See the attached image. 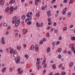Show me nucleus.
<instances>
[{
  "label": "nucleus",
  "mask_w": 75,
  "mask_h": 75,
  "mask_svg": "<svg viewBox=\"0 0 75 75\" xmlns=\"http://www.w3.org/2000/svg\"><path fill=\"white\" fill-rule=\"evenodd\" d=\"M31 15L33 16V12H30V13H29L26 15L27 17L28 18V21H31L32 19V17Z\"/></svg>",
  "instance_id": "1"
},
{
  "label": "nucleus",
  "mask_w": 75,
  "mask_h": 75,
  "mask_svg": "<svg viewBox=\"0 0 75 75\" xmlns=\"http://www.w3.org/2000/svg\"><path fill=\"white\" fill-rule=\"evenodd\" d=\"M17 8V6H16L14 8L13 6L11 7L10 8V14H12L13 12V10H16Z\"/></svg>",
  "instance_id": "2"
},
{
  "label": "nucleus",
  "mask_w": 75,
  "mask_h": 75,
  "mask_svg": "<svg viewBox=\"0 0 75 75\" xmlns=\"http://www.w3.org/2000/svg\"><path fill=\"white\" fill-rule=\"evenodd\" d=\"M21 70V68H19L17 69L18 73L19 74H22L23 72V71L22 70Z\"/></svg>",
  "instance_id": "3"
},
{
  "label": "nucleus",
  "mask_w": 75,
  "mask_h": 75,
  "mask_svg": "<svg viewBox=\"0 0 75 75\" xmlns=\"http://www.w3.org/2000/svg\"><path fill=\"white\" fill-rule=\"evenodd\" d=\"M13 57L14 58H17L18 55V53H17V52L15 53V52H14V51L13 52Z\"/></svg>",
  "instance_id": "4"
},
{
  "label": "nucleus",
  "mask_w": 75,
  "mask_h": 75,
  "mask_svg": "<svg viewBox=\"0 0 75 75\" xmlns=\"http://www.w3.org/2000/svg\"><path fill=\"white\" fill-rule=\"evenodd\" d=\"M15 23H20V21L18 18H16L15 20Z\"/></svg>",
  "instance_id": "5"
},
{
  "label": "nucleus",
  "mask_w": 75,
  "mask_h": 75,
  "mask_svg": "<svg viewBox=\"0 0 75 75\" xmlns=\"http://www.w3.org/2000/svg\"><path fill=\"white\" fill-rule=\"evenodd\" d=\"M69 47L71 48L72 51H75V47L74 46H73L72 47H71V44H70L69 45Z\"/></svg>",
  "instance_id": "6"
},
{
  "label": "nucleus",
  "mask_w": 75,
  "mask_h": 75,
  "mask_svg": "<svg viewBox=\"0 0 75 75\" xmlns=\"http://www.w3.org/2000/svg\"><path fill=\"white\" fill-rule=\"evenodd\" d=\"M47 16L48 17H50L51 16V11H49L47 12Z\"/></svg>",
  "instance_id": "7"
},
{
  "label": "nucleus",
  "mask_w": 75,
  "mask_h": 75,
  "mask_svg": "<svg viewBox=\"0 0 75 75\" xmlns=\"http://www.w3.org/2000/svg\"><path fill=\"white\" fill-rule=\"evenodd\" d=\"M50 51V48L49 47H47V52L48 53H49Z\"/></svg>",
  "instance_id": "8"
},
{
  "label": "nucleus",
  "mask_w": 75,
  "mask_h": 75,
  "mask_svg": "<svg viewBox=\"0 0 75 75\" xmlns=\"http://www.w3.org/2000/svg\"><path fill=\"white\" fill-rule=\"evenodd\" d=\"M6 67H4L2 69V72H4V71H6Z\"/></svg>",
  "instance_id": "9"
},
{
  "label": "nucleus",
  "mask_w": 75,
  "mask_h": 75,
  "mask_svg": "<svg viewBox=\"0 0 75 75\" xmlns=\"http://www.w3.org/2000/svg\"><path fill=\"white\" fill-rule=\"evenodd\" d=\"M21 46L20 45L18 46L17 47V49L18 50V51H19L20 49H21Z\"/></svg>",
  "instance_id": "10"
},
{
  "label": "nucleus",
  "mask_w": 75,
  "mask_h": 75,
  "mask_svg": "<svg viewBox=\"0 0 75 75\" xmlns=\"http://www.w3.org/2000/svg\"><path fill=\"white\" fill-rule=\"evenodd\" d=\"M71 40H73V41H75V37L73 36L71 37Z\"/></svg>",
  "instance_id": "11"
},
{
  "label": "nucleus",
  "mask_w": 75,
  "mask_h": 75,
  "mask_svg": "<svg viewBox=\"0 0 75 75\" xmlns=\"http://www.w3.org/2000/svg\"><path fill=\"white\" fill-rule=\"evenodd\" d=\"M35 5H37L38 4V0H35Z\"/></svg>",
  "instance_id": "12"
},
{
  "label": "nucleus",
  "mask_w": 75,
  "mask_h": 75,
  "mask_svg": "<svg viewBox=\"0 0 75 75\" xmlns=\"http://www.w3.org/2000/svg\"><path fill=\"white\" fill-rule=\"evenodd\" d=\"M45 62H46V60L45 59L42 62V65H44L45 64Z\"/></svg>",
  "instance_id": "13"
},
{
  "label": "nucleus",
  "mask_w": 75,
  "mask_h": 75,
  "mask_svg": "<svg viewBox=\"0 0 75 75\" xmlns=\"http://www.w3.org/2000/svg\"><path fill=\"white\" fill-rule=\"evenodd\" d=\"M34 49V46L32 45L31 47V50H33Z\"/></svg>",
  "instance_id": "14"
},
{
  "label": "nucleus",
  "mask_w": 75,
  "mask_h": 75,
  "mask_svg": "<svg viewBox=\"0 0 75 75\" xmlns=\"http://www.w3.org/2000/svg\"><path fill=\"white\" fill-rule=\"evenodd\" d=\"M25 18V15H24L22 17V20H24Z\"/></svg>",
  "instance_id": "15"
},
{
  "label": "nucleus",
  "mask_w": 75,
  "mask_h": 75,
  "mask_svg": "<svg viewBox=\"0 0 75 75\" xmlns=\"http://www.w3.org/2000/svg\"><path fill=\"white\" fill-rule=\"evenodd\" d=\"M9 10V7H7L6 9L5 12H6V13H7V12H8V11Z\"/></svg>",
  "instance_id": "16"
},
{
  "label": "nucleus",
  "mask_w": 75,
  "mask_h": 75,
  "mask_svg": "<svg viewBox=\"0 0 75 75\" xmlns=\"http://www.w3.org/2000/svg\"><path fill=\"white\" fill-rule=\"evenodd\" d=\"M52 67L53 68V69H55L56 68V67H55V64H53L52 65Z\"/></svg>",
  "instance_id": "17"
},
{
  "label": "nucleus",
  "mask_w": 75,
  "mask_h": 75,
  "mask_svg": "<svg viewBox=\"0 0 75 75\" xmlns=\"http://www.w3.org/2000/svg\"><path fill=\"white\" fill-rule=\"evenodd\" d=\"M73 65V63L72 62H71L69 64V67H71Z\"/></svg>",
  "instance_id": "18"
},
{
  "label": "nucleus",
  "mask_w": 75,
  "mask_h": 75,
  "mask_svg": "<svg viewBox=\"0 0 75 75\" xmlns=\"http://www.w3.org/2000/svg\"><path fill=\"white\" fill-rule=\"evenodd\" d=\"M13 49H11L10 50V53L12 54V53L13 52Z\"/></svg>",
  "instance_id": "19"
},
{
  "label": "nucleus",
  "mask_w": 75,
  "mask_h": 75,
  "mask_svg": "<svg viewBox=\"0 0 75 75\" xmlns=\"http://www.w3.org/2000/svg\"><path fill=\"white\" fill-rule=\"evenodd\" d=\"M20 23H16V24H15V25L16 26V27H18V24H20Z\"/></svg>",
  "instance_id": "20"
},
{
  "label": "nucleus",
  "mask_w": 75,
  "mask_h": 75,
  "mask_svg": "<svg viewBox=\"0 0 75 75\" xmlns=\"http://www.w3.org/2000/svg\"><path fill=\"white\" fill-rule=\"evenodd\" d=\"M4 27H7V24L6 23H4L3 24Z\"/></svg>",
  "instance_id": "21"
},
{
  "label": "nucleus",
  "mask_w": 75,
  "mask_h": 75,
  "mask_svg": "<svg viewBox=\"0 0 75 75\" xmlns=\"http://www.w3.org/2000/svg\"><path fill=\"white\" fill-rule=\"evenodd\" d=\"M36 24L37 27H40V23L38 22H37Z\"/></svg>",
  "instance_id": "22"
},
{
  "label": "nucleus",
  "mask_w": 75,
  "mask_h": 75,
  "mask_svg": "<svg viewBox=\"0 0 75 75\" xmlns=\"http://www.w3.org/2000/svg\"><path fill=\"white\" fill-rule=\"evenodd\" d=\"M62 51V49L61 48H59V49L58 51V52H61V51Z\"/></svg>",
  "instance_id": "23"
},
{
  "label": "nucleus",
  "mask_w": 75,
  "mask_h": 75,
  "mask_svg": "<svg viewBox=\"0 0 75 75\" xmlns=\"http://www.w3.org/2000/svg\"><path fill=\"white\" fill-rule=\"evenodd\" d=\"M63 30H65V31H66V30H67V27H65L63 28Z\"/></svg>",
  "instance_id": "24"
},
{
  "label": "nucleus",
  "mask_w": 75,
  "mask_h": 75,
  "mask_svg": "<svg viewBox=\"0 0 75 75\" xmlns=\"http://www.w3.org/2000/svg\"><path fill=\"white\" fill-rule=\"evenodd\" d=\"M9 71L10 72H12L13 71V69H12L11 68H9Z\"/></svg>",
  "instance_id": "25"
},
{
  "label": "nucleus",
  "mask_w": 75,
  "mask_h": 75,
  "mask_svg": "<svg viewBox=\"0 0 75 75\" xmlns=\"http://www.w3.org/2000/svg\"><path fill=\"white\" fill-rule=\"evenodd\" d=\"M67 8H65L64 9L63 11L66 12V11H67Z\"/></svg>",
  "instance_id": "26"
},
{
  "label": "nucleus",
  "mask_w": 75,
  "mask_h": 75,
  "mask_svg": "<svg viewBox=\"0 0 75 75\" xmlns=\"http://www.w3.org/2000/svg\"><path fill=\"white\" fill-rule=\"evenodd\" d=\"M43 42H44V41H43V40H41L40 41V44H42V43H43Z\"/></svg>",
  "instance_id": "27"
},
{
  "label": "nucleus",
  "mask_w": 75,
  "mask_h": 75,
  "mask_svg": "<svg viewBox=\"0 0 75 75\" xmlns=\"http://www.w3.org/2000/svg\"><path fill=\"white\" fill-rule=\"evenodd\" d=\"M65 13H66V12H65V11H63L62 12V14L63 15H64V14H65Z\"/></svg>",
  "instance_id": "28"
},
{
  "label": "nucleus",
  "mask_w": 75,
  "mask_h": 75,
  "mask_svg": "<svg viewBox=\"0 0 75 75\" xmlns=\"http://www.w3.org/2000/svg\"><path fill=\"white\" fill-rule=\"evenodd\" d=\"M37 17H39L40 16V13L38 12L36 14Z\"/></svg>",
  "instance_id": "29"
},
{
  "label": "nucleus",
  "mask_w": 75,
  "mask_h": 75,
  "mask_svg": "<svg viewBox=\"0 0 75 75\" xmlns=\"http://www.w3.org/2000/svg\"><path fill=\"white\" fill-rule=\"evenodd\" d=\"M46 35L47 36V37H50V33H47Z\"/></svg>",
  "instance_id": "30"
},
{
  "label": "nucleus",
  "mask_w": 75,
  "mask_h": 75,
  "mask_svg": "<svg viewBox=\"0 0 75 75\" xmlns=\"http://www.w3.org/2000/svg\"><path fill=\"white\" fill-rule=\"evenodd\" d=\"M20 61V59H18L17 60L16 62V64H18V62H19V61Z\"/></svg>",
  "instance_id": "31"
},
{
  "label": "nucleus",
  "mask_w": 75,
  "mask_h": 75,
  "mask_svg": "<svg viewBox=\"0 0 75 75\" xmlns=\"http://www.w3.org/2000/svg\"><path fill=\"white\" fill-rule=\"evenodd\" d=\"M28 25H31V21H29L28 22Z\"/></svg>",
  "instance_id": "32"
},
{
  "label": "nucleus",
  "mask_w": 75,
  "mask_h": 75,
  "mask_svg": "<svg viewBox=\"0 0 75 75\" xmlns=\"http://www.w3.org/2000/svg\"><path fill=\"white\" fill-rule=\"evenodd\" d=\"M42 67L41 66H39L37 67V69H41V68Z\"/></svg>",
  "instance_id": "33"
},
{
  "label": "nucleus",
  "mask_w": 75,
  "mask_h": 75,
  "mask_svg": "<svg viewBox=\"0 0 75 75\" xmlns=\"http://www.w3.org/2000/svg\"><path fill=\"white\" fill-rule=\"evenodd\" d=\"M1 43L2 44H4V45L5 44L4 40L1 41Z\"/></svg>",
  "instance_id": "34"
},
{
  "label": "nucleus",
  "mask_w": 75,
  "mask_h": 75,
  "mask_svg": "<svg viewBox=\"0 0 75 75\" xmlns=\"http://www.w3.org/2000/svg\"><path fill=\"white\" fill-rule=\"evenodd\" d=\"M62 64H60L59 66V68H61L62 67Z\"/></svg>",
  "instance_id": "35"
},
{
  "label": "nucleus",
  "mask_w": 75,
  "mask_h": 75,
  "mask_svg": "<svg viewBox=\"0 0 75 75\" xmlns=\"http://www.w3.org/2000/svg\"><path fill=\"white\" fill-rule=\"evenodd\" d=\"M45 7L44 6H42V10H45Z\"/></svg>",
  "instance_id": "36"
},
{
  "label": "nucleus",
  "mask_w": 75,
  "mask_h": 75,
  "mask_svg": "<svg viewBox=\"0 0 75 75\" xmlns=\"http://www.w3.org/2000/svg\"><path fill=\"white\" fill-rule=\"evenodd\" d=\"M59 40H61L62 39V36H60L59 38Z\"/></svg>",
  "instance_id": "37"
},
{
  "label": "nucleus",
  "mask_w": 75,
  "mask_h": 75,
  "mask_svg": "<svg viewBox=\"0 0 75 75\" xmlns=\"http://www.w3.org/2000/svg\"><path fill=\"white\" fill-rule=\"evenodd\" d=\"M62 75H65V72L63 71L62 73Z\"/></svg>",
  "instance_id": "38"
},
{
  "label": "nucleus",
  "mask_w": 75,
  "mask_h": 75,
  "mask_svg": "<svg viewBox=\"0 0 75 75\" xmlns=\"http://www.w3.org/2000/svg\"><path fill=\"white\" fill-rule=\"evenodd\" d=\"M58 58L59 59H60V58H61V54L59 55L58 56Z\"/></svg>",
  "instance_id": "39"
},
{
  "label": "nucleus",
  "mask_w": 75,
  "mask_h": 75,
  "mask_svg": "<svg viewBox=\"0 0 75 75\" xmlns=\"http://www.w3.org/2000/svg\"><path fill=\"white\" fill-rule=\"evenodd\" d=\"M67 53L69 55H71V52L70 51L68 52Z\"/></svg>",
  "instance_id": "40"
},
{
  "label": "nucleus",
  "mask_w": 75,
  "mask_h": 75,
  "mask_svg": "<svg viewBox=\"0 0 75 75\" xmlns=\"http://www.w3.org/2000/svg\"><path fill=\"white\" fill-rule=\"evenodd\" d=\"M52 44L53 45V47H55V42H53Z\"/></svg>",
  "instance_id": "41"
},
{
  "label": "nucleus",
  "mask_w": 75,
  "mask_h": 75,
  "mask_svg": "<svg viewBox=\"0 0 75 75\" xmlns=\"http://www.w3.org/2000/svg\"><path fill=\"white\" fill-rule=\"evenodd\" d=\"M59 44V41H58L56 42V45H58Z\"/></svg>",
  "instance_id": "42"
},
{
  "label": "nucleus",
  "mask_w": 75,
  "mask_h": 75,
  "mask_svg": "<svg viewBox=\"0 0 75 75\" xmlns=\"http://www.w3.org/2000/svg\"><path fill=\"white\" fill-rule=\"evenodd\" d=\"M72 0H71L69 2V4H72Z\"/></svg>",
  "instance_id": "43"
},
{
  "label": "nucleus",
  "mask_w": 75,
  "mask_h": 75,
  "mask_svg": "<svg viewBox=\"0 0 75 75\" xmlns=\"http://www.w3.org/2000/svg\"><path fill=\"white\" fill-rule=\"evenodd\" d=\"M43 26V24H42V23H40V27H42Z\"/></svg>",
  "instance_id": "44"
},
{
  "label": "nucleus",
  "mask_w": 75,
  "mask_h": 75,
  "mask_svg": "<svg viewBox=\"0 0 75 75\" xmlns=\"http://www.w3.org/2000/svg\"><path fill=\"white\" fill-rule=\"evenodd\" d=\"M4 2H1V5H3L4 4Z\"/></svg>",
  "instance_id": "45"
},
{
  "label": "nucleus",
  "mask_w": 75,
  "mask_h": 75,
  "mask_svg": "<svg viewBox=\"0 0 75 75\" xmlns=\"http://www.w3.org/2000/svg\"><path fill=\"white\" fill-rule=\"evenodd\" d=\"M47 64H45V65L43 66V68H46V67H47Z\"/></svg>",
  "instance_id": "46"
},
{
  "label": "nucleus",
  "mask_w": 75,
  "mask_h": 75,
  "mask_svg": "<svg viewBox=\"0 0 75 75\" xmlns=\"http://www.w3.org/2000/svg\"><path fill=\"white\" fill-rule=\"evenodd\" d=\"M58 32V30H55L54 31L55 33H57Z\"/></svg>",
  "instance_id": "47"
},
{
  "label": "nucleus",
  "mask_w": 75,
  "mask_h": 75,
  "mask_svg": "<svg viewBox=\"0 0 75 75\" xmlns=\"http://www.w3.org/2000/svg\"><path fill=\"white\" fill-rule=\"evenodd\" d=\"M48 21H49V22H50V21H51V19L50 18H48Z\"/></svg>",
  "instance_id": "48"
},
{
  "label": "nucleus",
  "mask_w": 75,
  "mask_h": 75,
  "mask_svg": "<svg viewBox=\"0 0 75 75\" xmlns=\"http://www.w3.org/2000/svg\"><path fill=\"white\" fill-rule=\"evenodd\" d=\"M35 51H38V48H36L35 49Z\"/></svg>",
  "instance_id": "49"
},
{
  "label": "nucleus",
  "mask_w": 75,
  "mask_h": 75,
  "mask_svg": "<svg viewBox=\"0 0 75 75\" xmlns=\"http://www.w3.org/2000/svg\"><path fill=\"white\" fill-rule=\"evenodd\" d=\"M16 17L14 16V17H13V20H16Z\"/></svg>",
  "instance_id": "50"
},
{
  "label": "nucleus",
  "mask_w": 75,
  "mask_h": 75,
  "mask_svg": "<svg viewBox=\"0 0 75 75\" xmlns=\"http://www.w3.org/2000/svg\"><path fill=\"white\" fill-rule=\"evenodd\" d=\"M25 58H28V55H27V54H25Z\"/></svg>",
  "instance_id": "51"
},
{
  "label": "nucleus",
  "mask_w": 75,
  "mask_h": 75,
  "mask_svg": "<svg viewBox=\"0 0 75 75\" xmlns=\"http://www.w3.org/2000/svg\"><path fill=\"white\" fill-rule=\"evenodd\" d=\"M8 33H9V32H8V31L6 33V35H7L8 34Z\"/></svg>",
  "instance_id": "52"
},
{
  "label": "nucleus",
  "mask_w": 75,
  "mask_h": 75,
  "mask_svg": "<svg viewBox=\"0 0 75 75\" xmlns=\"http://www.w3.org/2000/svg\"><path fill=\"white\" fill-rule=\"evenodd\" d=\"M2 18H3V16H0V21L1 20V19H2Z\"/></svg>",
  "instance_id": "53"
},
{
  "label": "nucleus",
  "mask_w": 75,
  "mask_h": 75,
  "mask_svg": "<svg viewBox=\"0 0 75 75\" xmlns=\"http://www.w3.org/2000/svg\"><path fill=\"white\" fill-rule=\"evenodd\" d=\"M64 53H67V51L66 50H65L64 51Z\"/></svg>",
  "instance_id": "54"
},
{
  "label": "nucleus",
  "mask_w": 75,
  "mask_h": 75,
  "mask_svg": "<svg viewBox=\"0 0 75 75\" xmlns=\"http://www.w3.org/2000/svg\"><path fill=\"white\" fill-rule=\"evenodd\" d=\"M36 48H38V47H39V46L38 45H36Z\"/></svg>",
  "instance_id": "55"
},
{
  "label": "nucleus",
  "mask_w": 75,
  "mask_h": 75,
  "mask_svg": "<svg viewBox=\"0 0 75 75\" xmlns=\"http://www.w3.org/2000/svg\"><path fill=\"white\" fill-rule=\"evenodd\" d=\"M28 18H27L25 20V22H27V21H28Z\"/></svg>",
  "instance_id": "56"
},
{
  "label": "nucleus",
  "mask_w": 75,
  "mask_h": 75,
  "mask_svg": "<svg viewBox=\"0 0 75 75\" xmlns=\"http://www.w3.org/2000/svg\"><path fill=\"white\" fill-rule=\"evenodd\" d=\"M71 12H69L68 13V16H69V15H71Z\"/></svg>",
  "instance_id": "57"
},
{
  "label": "nucleus",
  "mask_w": 75,
  "mask_h": 75,
  "mask_svg": "<svg viewBox=\"0 0 75 75\" xmlns=\"http://www.w3.org/2000/svg\"><path fill=\"white\" fill-rule=\"evenodd\" d=\"M4 38L3 37L2 38H1V41H4Z\"/></svg>",
  "instance_id": "58"
},
{
  "label": "nucleus",
  "mask_w": 75,
  "mask_h": 75,
  "mask_svg": "<svg viewBox=\"0 0 75 75\" xmlns=\"http://www.w3.org/2000/svg\"><path fill=\"white\" fill-rule=\"evenodd\" d=\"M4 38L3 37L2 38H1V41H4Z\"/></svg>",
  "instance_id": "59"
},
{
  "label": "nucleus",
  "mask_w": 75,
  "mask_h": 75,
  "mask_svg": "<svg viewBox=\"0 0 75 75\" xmlns=\"http://www.w3.org/2000/svg\"><path fill=\"white\" fill-rule=\"evenodd\" d=\"M46 72V69H44L43 70V73H45Z\"/></svg>",
  "instance_id": "60"
},
{
  "label": "nucleus",
  "mask_w": 75,
  "mask_h": 75,
  "mask_svg": "<svg viewBox=\"0 0 75 75\" xmlns=\"http://www.w3.org/2000/svg\"><path fill=\"white\" fill-rule=\"evenodd\" d=\"M55 75H60V74H59V73H57L56 74H55Z\"/></svg>",
  "instance_id": "61"
},
{
  "label": "nucleus",
  "mask_w": 75,
  "mask_h": 75,
  "mask_svg": "<svg viewBox=\"0 0 75 75\" xmlns=\"http://www.w3.org/2000/svg\"><path fill=\"white\" fill-rule=\"evenodd\" d=\"M67 0H64V3H67Z\"/></svg>",
  "instance_id": "62"
},
{
  "label": "nucleus",
  "mask_w": 75,
  "mask_h": 75,
  "mask_svg": "<svg viewBox=\"0 0 75 75\" xmlns=\"http://www.w3.org/2000/svg\"><path fill=\"white\" fill-rule=\"evenodd\" d=\"M37 61H40V58H37Z\"/></svg>",
  "instance_id": "63"
},
{
  "label": "nucleus",
  "mask_w": 75,
  "mask_h": 75,
  "mask_svg": "<svg viewBox=\"0 0 75 75\" xmlns=\"http://www.w3.org/2000/svg\"><path fill=\"white\" fill-rule=\"evenodd\" d=\"M53 75V74H52V72L50 73L49 74V75Z\"/></svg>",
  "instance_id": "64"
}]
</instances>
